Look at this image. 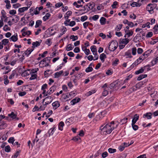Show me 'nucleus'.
Returning <instances> with one entry per match:
<instances>
[{
    "label": "nucleus",
    "mask_w": 158,
    "mask_h": 158,
    "mask_svg": "<svg viewBox=\"0 0 158 158\" xmlns=\"http://www.w3.org/2000/svg\"><path fill=\"white\" fill-rule=\"evenodd\" d=\"M142 62V60L140 61L139 59H137L131 65V67L133 68L139 64L140 63Z\"/></svg>",
    "instance_id": "1a4fd4ad"
},
{
    "label": "nucleus",
    "mask_w": 158,
    "mask_h": 158,
    "mask_svg": "<svg viewBox=\"0 0 158 158\" xmlns=\"http://www.w3.org/2000/svg\"><path fill=\"white\" fill-rule=\"evenodd\" d=\"M81 100V99L79 98H75L73 99L71 101V104L72 105H74L76 103H77L79 102Z\"/></svg>",
    "instance_id": "9d476101"
},
{
    "label": "nucleus",
    "mask_w": 158,
    "mask_h": 158,
    "mask_svg": "<svg viewBox=\"0 0 158 158\" xmlns=\"http://www.w3.org/2000/svg\"><path fill=\"white\" fill-rule=\"evenodd\" d=\"M52 100L53 98L52 97L48 96L43 100L42 103L44 104V102H45V104L47 105L51 103Z\"/></svg>",
    "instance_id": "7ed1b4c3"
},
{
    "label": "nucleus",
    "mask_w": 158,
    "mask_h": 158,
    "mask_svg": "<svg viewBox=\"0 0 158 158\" xmlns=\"http://www.w3.org/2000/svg\"><path fill=\"white\" fill-rule=\"evenodd\" d=\"M70 38L72 39L73 41H74L78 39V37L77 36L72 35L70 36Z\"/></svg>",
    "instance_id": "3c124183"
},
{
    "label": "nucleus",
    "mask_w": 158,
    "mask_h": 158,
    "mask_svg": "<svg viewBox=\"0 0 158 158\" xmlns=\"http://www.w3.org/2000/svg\"><path fill=\"white\" fill-rule=\"evenodd\" d=\"M56 127L54 126L53 127L50 128L48 131V132L49 134V136L53 135L55 131L56 130Z\"/></svg>",
    "instance_id": "6e6552de"
},
{
    "label": "nucleus",
    "mask_w": 158,
    "mask_h": 158,
    "mask_svg": "<svg viewBox=\"0 0 158 158\" xmlns=\"http://www.w3.org/2000/svg\"><path fill=\"white\" fill-rule=\"evenodd\" d=\"M43 105L39 107V110H44L46 107L47 105L45 104H43Z\"/></svg>",
    "instance_id": "79ce46f5"
},
{
    "label": "nucleus",
    "mask_w": 158,
    "mask_h": 158,
    "mask_svg": "<svg viewBox=\"0 0 158 158\" xmlns=\"http://www.w3.org/2000/svg\"><path fill=\"white\" fill-rule=\"evenodd\" d=\"M118 84V82L115 81V82L111 83L109 86V88L112 89L114 88L116 85Z\"/></svg>",
    "instance_id": "58836bf2"
},
{
    "label": "nucleus",
    "mask_w": 158,
    "mask_h": 158,
    "mask_svg": "<svg viewBox=\"0 0 158 158\" xmlns=\"http://www.w3.org/2000/svg\"><path fill=\"white\" fill-rule=\"evenodd\" d=\"M2 42L3 45H6L9 42V41L8 39H4L2 41Z\"/></svg>",
    "instance_id": "ea45409f"
},
{
    "label": "nucleus",
    "mask_w": 158,
    "mask_h": 158,
    "mask_svg": "<svg viewBox=\"0 0 158 158\" xmlns=\"http://www.w3.org/2000/svg\"><path fill=\"white\" fill-rule=\"evenodd\" d=\"M63 70L60 71L59 72L55 73L54 74V77L55 78H58L60 77L63 73Z\"/></svg>",
    "instance_id": "dca6fc26"
},
{
    "label": "nucleus",
    "mask_w": 158,
    "mask_h": 158,
    "mask_svg": "<svg viewBox=\"0 0 158 158\" xmlns=\"http://www.w3.org/2000/svg\"><path fill=\"white\" fill-rule=\"evenodd\" d=\"M106 57V55L104 53H102L100 56V59L102 62H104L105 59Z\"/></svg>",
    "instance_id": "2eb2a0df"
},
{
    "label": "nucleus",
    "mask_w": 158,
    "mask_h": 158,
    "mask_svg": "<svg viewBox=\"0 0 158 158\" xmlns=\"http://www.w3.org/2000/svg\"><path fill=\"white\" fill-rule=\"evenodd\" d=\"M28 7H24L22 8H19L18 11L20 13H23L24 11L28 10Z\"/></svg>",
    "instance_id": "aec40b11"
},
{
    "label": "nucleus",
    "mask_w": 158,
    "mask_h": 158,
    "mask_svg": "<svg viewBox=\"0 0 158 158\" xmlns=\"http://www.w3.org/2000/svg\"><path fill=\"white\" fill-rule=\"evenodd\" d=\"M31 32L30 31H27L23 32L22 33V35L23 36H25L26 35H29L31 34Z\"/></svg>",
    "instance_id": "f704fd0d"
},
{
    "label": "nucleus",
    "mask_w": 158,
    "mask_h": 158,
    "mask_svg": "<svg viewBox=\"0 0 158 158\" xmlns=\"http://www.w3.org/2000/svg\"><path fill=\"white\" fill-rule=\"evenodd\" d=\"M118 43L116 41L111 42L109 46V50L111 51H114L116 49L118 46Z\"/></svg>",
    "instance_id": "f03ea898"
},
{
    "label": "nucleus",
    "mask_w": 158,
    "mask_h": 158,
    "mask_svg": "<svg viewBox=\"0 0 158 158\" xmlns=\"http://www.w3.org/2000/svg\"><path fill=\"white\" fill-rule=\"evenodd\" d=\"M72 140L77 142L81 140L79 136H77L74 137L72 139Z\"/></svg>",
    "instance_id": "49530a36"
},
{
    "label": "nucleus",
    "mask_w": 158,
    "mask_h": 158,
    "mask_svg": "<svg viewBox=\"0 0 158 158\" xmlns=\"http://www.w3.org/2000/svg\"><path fill=\"white\" fill-rule=\"evenodd\" d=\"M145 1L144 0H138L137 2L138 3V7L140 6Z\"/></svg>",
    "instance_id": "5fc2aeb1"
},
{
    "label": "nucleus",
    "mask_w": 158,
    "mask_h": 158,
    "mask_svg": "<svg viewBox=\"0 0 158 158\" xmlns=\"http://www.w3.org/2000/svg\"><path fill=\"white\" fill-rule=\"evenodd\" d=\"M72 12L71 11H68L64 15V18L65 19H67L71 15Z\"/></svg>",
    "instance_id": "f3484780"
},
{
    "label": "nucleus",
    "mask_w": 158,
    "mask_h": 158,
    "mask_svg": "<svg viewBox=\"0 0 158 158\" xmlns=\"http://www.w3.org/2000/svg\"><path fill=\"white\" fill-rule=\"evenodd\" d=\"M28 71H30L29 70H25L24 71L22 74L23 76H26L29 75V73H28Z\"/></svg>",
    "instance_id": "a18cd8bd"
},
{
    "label": "nucleus",
    "mask_w": 158,
    "mask_h": 158,
    "mask_svg": "<svg viewBox=\"0 0 158 158\" xmlns=\"http://www.w3.org/2000/svg\"><path fill=\"white\" fill-rule=\"evenodd\" d=\"M144 71V69L142 68L136 71L135 73V74L136 75H138L139 74L143 73Z\"/></svg>",
    "instance_id": "cd10ccee"
},
{
    "label": "nucleus",
    "mask_w": 158,
    "mask_h": 158,
    "mask_svg": "<svg viewBox=\"0 0 158 158\" xmlns=\"http://www.w3.org/2000/svg\"><path fill=\"white\" fill-rule=\"evenodd\" d=\"M96 90L95 89H92L89 91L86 94V96H89L92 94L95 93L96 92Z\"/></svg>",
    "instance_id": "4be33fe9"
},
{
    "label": "nucleus",
    "mask_w": 158,
    "mask_h": 158,
    "mask_svg": "<svg viewBox=\"0 0 158 158\" xmlns=\"http://www.w3.org/2000/svg\"><path fill=\"white\" fill-rule=\"evenodd\" d=\"M63 3L62 2H59L58 3H57L55 5V6L56 8H59L61 6H63Z\"/></svg>",
    "instance_id": "6e6d98bb"
},
{
    "label": "nucleus",
    "mask_w": 158,
    "mask_h": 158,
    "mask_svg": "<svg viewBox=\"0 0 158 158\" xmlns=\"http://www.w3.org/2000/svg\"><path fill=\"white\" fill-rule=\"evenodd\" d=\"M153 35V33L152 32H149L146 35V36L147 38L151 37Z\"/></svg>",
    "instance_id": "774afa93"
},
{
    "label": "nucleus",
    "mask_w": 158,
    "mask_h": 158,
    "mask_svg": "<svg viewBox=\"0 0 158 158\" xmlns=\"http://www.w3.org/2000/svg\"><path fill=\"white\" fill-rule=\"evenodd\" d=\"M50 16L51 14L49 13H47L46 14V15L43 17V20L44 21H46L49 19Z\"/></svg>",
    "instance_id": "412c9836"
},
{
    "label": "nucleus",
    "mask_w": 158,
    "mask_h": 158,
    "mask_svg": "<svg viewBox=\"0 0 158 158\" xmlns=\"http://www.w3.org/2000/svg\"><path fill=\"white\" fill-rule=\"evenodd\" d=\"M150 23L149 22H147L145 24H143L142 26V27L143 28H144L146 27H147L148 28H150Z\"/></svg>",
    "instance_id": "8fccbe9b"
},
{
    "label": "nucleus",
    "mask_w": 158,
    "mask_h": 158,
    "mask_svg": "<svg viewBox=\"0 0 158 158\" xmlns=\"http://www.w3.org/2000/svg\"><path fill=\"white\" fill-rule=\"evenodd\" d=\"M3 30L5 31H7L10 30V28L7 25H5L3 28Z\"/></svg>",
    "instance_id": "37998d69"
},
{
    "label": "nucleus",
    "mask_w": 158,
    "mask_h": 158,
    "mask_svg": "<svg viewBox=\"0 0 158 158\" xmlns=\"http://www.w3.org/2000/svg\"><path fill=\"white\" fill-rule=\"evenodd\" d=\"M125 56H127V58H131L132 57L131 55V52L129 50L125 52Z\"/></svg>",
    "instance_id": "6ab92c4d"
},
{
    "label": "nucleus",
    "mask_w": 158,
    "mask_h": 158,
    "mask_svg": "<svg viewBox=\"0 0 158 158\" xmlns=\"http://www.w3.org/2000/svg\"><path fill=\"white\" fill-rule=\"evenodd\" d=\"M129 40L127 38H125V39H123L122 41H121V42L122 43V44H124L125 45H126V44H128V42H129Z\"/></svg>",
    "instance_id": "7c9ffc66"
},
{
    "label": "nucleus",
    "mask_w": 158,
    "mask_h": 158,
    "mask_svg": "<svg viewBox=\"0 0 158 158\" xmlns=\"http://www.w3.org/2000/svg\"><path fill=\"white\" fill-rule=\"evenodd\" d=\"M71 98L72 97H71L69 93H67L66 95H64V99H67L69 98V100H70Z\"/></svg>",
    "instance_id": "e2e57ef3"
},
{
    "label": "nucleus",
    "mask_w": 158,
    "mask_h": 158,
    "mask_svg": "<svg viewBox=\"0 0 158 158\" xmlns=\"http://www.w3.org/2000/svg\"><path fill=\"white\" fill-rule=\"evenodd\" d=\"M8 116L12 119H15L17 117V115L15 114L13 112H12L10 114H8Z\"/></svg>",
    "instance_id": "72a5a7b5"
},
{
    "label": "nucleus",
    "mask_w": 158,
    "mask_h": 158,
    "mask_svg": "<svg viewBox=\"0 0 158 158\" xmlns=\"http://www.w3.org/2000/svg\"><path fill=\"white\" fill-rule=\"evenodd\" d=\"M91 51L93 53H95L96 52H97V50L96 48V47L94 46L93 45L92 46H91Z\"/></svg>",
    "instance_id": "c756f323"
},
{
    "label": "nucleus",
    "mask_w": 158,
    "mask_h": 158,
    "mask_svg": "<svg viewBox=\"0 0 158 158\" xmlns=\"http://www.w3.org/2000/svg\"><path fill=\"white\" fill-rule=\"evenodd\" d=\"M5 2L6 3V7L7 9H9L11 7L10 1L9 0H5Z\"/></svg>",
    "instance_id": "bb28decb"
},
{
    "label": "nucleus",
    "mask_w": 158,
    "mask_h": 158,
    "mask_svg": "<svg viewBox=\"0 0 158 158\" xmlns=\"http://www.w3.org/2000/svg\"><path fill=\"white\" fill-rule=\"evenodd\" d=\"M119 62V60L117 58H115L112 64L113 65L116 66L117 65Z\"/></svg>",
    "instance_id": "4c0bfd02"
},
{
    "label": "nucleus",
    "mask_w": 158,
    "mask_h": 158,
    "mask_svg": "<svg viewBox=\"0 0 158 158\" xmlns=\"http://www.w3.org/2000/svg\"><path fill=\"white\" fill-rule=\"evenodd\" d=\"M108 151L109 153H112L116 152V150L115 149L110 148L108 149Z\"/></svg>",
    "instance_id": "c03bdc74"
},
{
    "label": "nucleus",
    "mask_w": 158,
    "mask_h": 158,
    "mask_svg": "<svg viewBox=\"0 0 158 158\" xmlns=\"http://www.w3.org/2000/svg\"><path fill=\"white\" fill-rule=\"evenodd\" d=\"M108 89L104 90L102 94L103 96H105L108 94Z\"/></svg>",
    "instance_id": "338daca9"
},
{
    "label": "nucleus",
    "mask_w": 158,
    "mask_h": 158,
    "mask_svg": "<svg viewBox=\"0 0 158 158\" xmlns=\"http://www.w3.org/2000/svg\"><path fill=\"white\" fill-rule=\"evenodd\" d=\"M152 113L151 112L148 113L143 115V117H147L148 119H150L152 118Z\"/></svg>",
    "instance_id": "c85d7f7f"
},
{
    "label": "nucleus",
    "mask_w": 158,
    "mask_h": 158,
    "mask_svg": "<svg viewBox=\"0 0 158 158\" xmlns=\"http://www.w3.org/2000/svg\"><path fill=\"white\" fill-rule=\"evenodd\" d=\"M99 15H95L93 16L92 18L94 21H96L99 18Z\"/></svg>",
    "instance_id": "bf43d9fd"
},
{
    "label": "nucleus",
    "mask_w": 158,
    "mask_h": 158,
    "mask_svg": "<svg viewBox=\"0 0 158 158\" xmlns=\"http://www.w3.org/2000/svg\"><path fill=\"white\" fill-rule=\"evenodd\" d=\"M106 19L103 17L101 18L100 21L101 24L104 25L106 23Z\"/></svg>",
    "instance_id": "393cba45"
},
{
    "label": "nucleus",
    "mask_w": 158,
    "mask_h": 158,
    "mask_svg": "<svg viewBox=\"0 0 158 158\" xmlns=\"http://www.w3.org/2000/svg\"><path fill=\"white\" fill-rule=\"evenodd\" d=\"M74 48V46H72V44H70L67 45L66 48V50L67 51L72 50Z\"/></svg>",
    "instance_id": "5701e85b"
},
{
    "label": "nucleus",
    "mask_w": 158,
    "mask_h": 158,
    "mask_svg": "<svg viewBox=\"0 0 158 158\" xmlns=\"http://www.w3.org/2000/svg\"><path fill=\"white\" fill-rule=\"evenodd\" d=\"M156 7L157 5L156 4H149L147 5V9L150 12L151 11H153Z\"/></svg>",
    "instance_id": "20e7f679"
},
{
    "label": "nucleus",
    "mask_w": 158,
    "mask_h": 158,
    "mask_svg": "<svg viewBox=\"0 0 158 158\" xmlns=\"http://www.w3.org/2000/svg\"><path fill=\"white\" fill-rule=\"evenodd\" d=\"M132 126L133 129L135 131H136L138 129V127L137 125H136L135 124L132 123L131 124Z\"/></svg>",
    "instance_id": "09e8293b"
},
{
    "label": "nucleus",
    "mask_w": 158,
    "mask_h": 158,
    "mask_svg": "<svg viewBox=\"0 0 158 158\" xmlns=\"http://www.w3.org/2000/svg\"><path fill=\"white\" fill-rule=\"evenodd\" d=\"M42 41V40H39L38 41H36L35 42H34L32 44V45L35 48L37 47L40 45V43H41Z\"/></svg>",
    "instance_id": "4468645a"
},
{
    "label": "nucleus",
    "mask_w": 158,
    "mask_h": 158,
    "mask_svg": "<svg viewBox=\"0 0 158 158\" xmlns=\"http://www.w3.org/2000/svg\"><path fill=\"white\" fill-rule=\"evenodd\" d=\"M33 50V48H28L27 49V50H26L24 52V54L25 55L28 56L29 54H30L31 53Z\"/></svg>",
    "instance_id": "f8f14e48"
},
{
    "label": "nucleus",
    "mask_w": 158,
    "mask_h": 158,
    "mask_svg": "<svg viewBox=\"0 0 158 158\" xmlns=\"http://www.w3.org/2000/svg\"><path fill=\"white\" fill-rule=\"evenodd\" d=\"M147 76V74H141L139 75L137 78V80L140 81L143 78L146 77Z\"/></svg>",
    "instance_id": "a878e982"
},
{
    "label": "nucleus",
    "mask_w": 158,
    "mask_h": 158,
    "mask_svg": "<svg viewBox=\"0 0 158 158\" xmlns=\"http://www.w3.org/2000/svg\"><path fill=\"white\" fill-rule=\"evenodd\" d=\"M56 85H53L49 89V91L51 94L53 93L56 89Z\"/></svg>",
    "instance_id": "b1692460"
},
{
    "label": "nucleus",
    "mask_w": 158,
    "mask_h": 158,
    "mask_svg": "<svg viewBox=\"0 0 158 158\" xmlns=\"http://www.w3.org/2000/svg\"><path fill=\"white\" fill-rule=\"evenodd\" d=\"M93 70V68L92 67L89 66L88 68H86L85 69V72L86 73H88L90 72H91Z\"/></svg>",
    "instance_id": "603ef678"
},
{
    "label": "nucleus",
    "mask_w": 158,
    "mask_h": 158,
    "mask_svg": "<svg viewBox=\"0 0 158 158\" xmlns=\"http://www.w3.org/2000/svg\"><path fill=\"white\" fill-rule=\"evenodd\" d=\"M122 26H123V25L122 24H119L118 25H117L116 27V30L117 31H120L121 30V29Z\"/></svg>",
    "instance_id": "864d4df0"
},
{
    "label": "nucleus",
    "mask_w": 158,
    "mask_h": 158,
    "mask_svg": "<svg viewBox=\"0 0 158 158\" xmlns=\"http://www.w3.org/2000/svg\"><path fill=\"white\" fill-rule=\"evenodd\" d=\"M5 151L7 152H9L10 151V148L9 145H7L5 147Z\"/></svg>",
    "instance_id": "13d9d810"
},
{
    "label": "nucleus",
    "mask_w": 158,
    "mask_h": 158,
    "mask_svg": "<svg viewBox=\"0 0 158 158\" xmlns=\"http://www.w3.org/2000/svg\"><path fill=\"white\" fill-rule=\"evenodd\" d=\"M139 115L137 114H135L132 120V123L135 124L137 121L139 119Z\"/></svg>",
    "instance_id": "9b49d317"
},
{
    "label": "nucleus",
    "mask_w": 158,
    "mask_h": 158,
    "mask_svg": "<svg viewBox=\"0 0 158 158\" xmlns=\"http://www.w3.org/2000/svg\"><path fill=\"white\" fill-rule=\"evenodd\" d=\"M42 22L40 20H38L36 22V24L35 26V28L38 27L42 23Z\"/></svg>",
    "instance_id": "e433bc0d"
},
{
    "label": "nucleus",
    "mask_w": 158,
    "mask_h": 158,
    "mask_svg": "<svg viewBox=\"0 0 158 158\" xmlns=\"http://www.w3.org/2000/svg\"><path fill=\"white\" fill-rule=\"evenodd\" d=\"M147 58V56H145L143 54L141 56H140L139 58H138L139 60L140 61L142 60V61L145 59L146 58Z\"/></svg>",
    "instance_id": "de8ad7c7"
},
{
    "label": "nucleus",
    "mask_w": 158,
    "mask_h": 158,
    "mask_svg": "<svg viewBox=\"0 0 158 158\" xmlns=\"http://www.w3.org/2000/svg\"><path fill=\"white\" fill-rule=\"evenodd\" d=\"M114 125V122L112 121L110 123L106 125L102 128V127L103 126H102L100 127V129L101 130V134L103 135L110 134L114 128L117 127L118 125H116L115 127Z\"/></svg>",
    "instance_id": "f257e3e1"
},
{
    "label": "nucleus",
    "mask_w": 158,
    "mask_h": 158,
    "mask_svg": "<svg viewBox=\"0 0 158 158\" xmlns=\"http://www.w3.org/2000/svg\"><path fill=\"white\" fill-rule=\"evenodd\" d=\"M18 40V35L17 34H15L14 35H12L10 38V40L13 42H16Z\"/></svg>",
    "instance_id": "ddd939ff"
},
{
    "label": "nucleus",
    "mask_w": 158,
    "mask_h": 158,
    "mask_svg": "<svg viewBox=\"0 0 158 158\" xmlns=\"http://www.w3.org/2000/svg\"><path fill=\"white\" fill-rule=\"evenodd\" d=\"M52 105L54 109L56 110L60 106V104L59 101H56L53 102Z\"/></svg>",
    "instance_id": "0eeeda50"
},
{
    "label": "nucleus",
    "mask_w": 158,
    "mask_h": 158,
    "mask_svg": "<svg viewBox=\"0 0 158 158\" xmlns=\"http://www.w3.org/2000/svg\"><path fill=\"white\" fill-rule=\"evenodd\" d=\"M128 119L127 118H124L123 119L121 120L120 123L121 124H123L124 123H126L127 122V120Z\"/></svg>",
    "instance_id": "a19ab883"
},
{
    "label": "nucleus",
    "mask_w": 158,
    "mask_h": 158,
    "mask_svg": "<svg viewBox=\"0 0 158 158\" xmlns=\"http://www.w3.org/2000/svg\"><path fill=\"white\" fill-rule=\"evenodd\" d=\"M124 30L125 33V37H126L127 36V37L129 38L133 34V32L132 30H127L126 29H124Z\"/></svg>",
    "instance_id": "423d86ee"
},
{
    "label": "nucleus",
    "mask_w": 158,
    "mask_h": 158,
    "mask_svg": "<svg viewBox=\"0 0 158 158\" xmlns=\"http://www.w3.org/2000/svg\"><path fill=\"white\" fill-rule=\"evenodd\" d=\"M89 24H91L89 22H85L83 23V25L84 28H86Z\"/></svg>",
    "instance_id": "0e129e2a"
},
{
    "label": "nucleus",
    "mask_w": 158,
    "mask_h": 158,
    "mask_svg": "<svg viewBox=\"0 0 158 158\" xmlns=\"http://www.w3.org/2000/svg\"><path fill=\"white\" fill-rule=\"evenodd\" d=\"M64 126V123L62 122H60L59 123L58 125V129L60 131H62L63 129V127Z\"/></svg>",
    "instance_id": "a211bd4d"
},
{
    "label": "nucleus",
    "mask_w": 158,
    "mask_h": 158,
    "mask_svg": "<svg viewBox=\"0 0 158 158\" xmlns=\"http://www.w3.org/2000/svg\"><path fill=\"white\" fill-rule=\"evenodd\" d=\"M152 51V50H148L146 51L143 54L147 57L149 55Z\"/></svg>",
    "instance_id": "473e14b6"
},
{
    "label": "nucleus",
    "mask_w": 158,
    "mask_h": 158,
    "mask_svg": "<svg viewBox=\"0 0 158 158\" xmlns=\"http://www.w3.org/2000/svg\"><path fill=\"white\" fill-rule=\"evenodd\" d=\"M45 62V64L44 66H48L49 65V64L50 62V58L49 57H46V58L42 60L41 61V64H43V62Z\"/></svg>",
    "instance_id": "39448f33"
},
{
    "label": "nucleus",
    "mask_w": 158,
    "mask_h": 158,
    "mask_svg": "<svg viewBox=\"0 0 158 158\" xmlns=\"http://www.w3.org/2000/svg\"><path fill=\"white\" fill-rule=\"evenodd\" d=\"M158 62V56L152 60L151 62L152 66H153Z\"/></svg>",
    "instance_id": "2f4dec72"
},
{
    "label": "nucleus",
    "mask_w": 158,
    "mask_h": 158,
    "mask_svg": "<svg viewBox=\"0 0 158 158\" xmlns=\"http://www.w3.org/2000/svg\"><path fill=\"white\" fill-rule=\"evenodd\" d=\"M137 52L138 54H141L143 52V50L141 48H139L137 49Z\"/></svg>",
    "instance_id": "69168bd1"
},
{
    "label": "nucleus",
    "mask_w": 158,
    "mask_h": 158,
    "mask_svg": "<svg viewBox=\"0 0 158 158\" xmlns=\"http://www.w3.org/2000/svg\"><path fill=\"white\" fill-rule=\"evenodd\" d=\"M65 64L64 63H62L61 64H60L59 65L57 66V70H58L61 69L62 67L64 66Z\"/></svg>",
    "instance_id": "680f3d73"
},
{
    "label": "nucleus",
    "mask_w": 158,
    "mask_h": 158,
    "mask_svg": "<svg viewBox=\"0 0 158 158\" xmlns=\"http://www.w3.org/2000/svg\"><path fill=\"white\" fill-rule=\"evenodd\" d=\"M136 48L135 47L133 48L132 49V53L133 55H135L136 53Z\"/></svg>",
    "instance_id": "4d7b16f0"
},
{
    "label": "nucleus",
    "mask_w": 158,
    "mask_h": 158,
    "mask_svg": "<svg viewBox=\"0 0 158 158\" xmlns=\"http://www.w3.org/2000/svg\"><path fill=\"white\" fill-rule=\"evenodd\" d=\"M31 77L29 78V80H32L35 79L37 77V75L35 73H32L31 74Z\"/></svg>",
    "instance_id": "c9c22d12"
},
{
    "label": "nucleus",
    "mask_w": 158,
    "mask_h": 158,
    "mask_svg": "<svg viewBox=\"0 0 158 158\" xmlns=\"http://www.w3.org/2000/svg\"><path fill=\"white\" fill-rule=\"evenodd\" d=\"M2 124L0 125V127L2 128H4L7 126V125L3 122H2Z\"/></svg>",
    "instance_id": "052dcab7"
}]
</instances>
